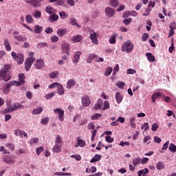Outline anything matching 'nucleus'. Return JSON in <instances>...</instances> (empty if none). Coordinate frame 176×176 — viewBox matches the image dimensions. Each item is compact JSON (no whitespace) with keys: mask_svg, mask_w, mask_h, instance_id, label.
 I'll return each instance as SVG.
<instances>
[{"mask_svg":"<svg viewBox=\"0 0 176 176\" xmlns=\"http://www.w3.org/2000/svg\"><path fill=\"white\" fill-rule=\"evenodd\" d=\"M109 102L108 101H104V107H103V111H105V109H109Z\"/></svg>","mask_w":176,"mask_h":176,"instance_id":"63","label":"nucleus"},{"mask_svg":"<svg viewBox=\"0 0 176 176\" xmlns=\"http://www.w3.org/2000/svg\"><path fill=\"white\" fill-rule=\"evenodd\" d=\"M169 28H170V30H169L168 38H170V36H173V35H174L175 34L174 30L175 28V26L173 27V25H170L169 26Z\"/></svg>","mask_w":176,"mask_h":176,"instance_id":"44","label":"nucleus"},{"mask_svg":"<svg viewBox=\"0 0 176 176\" xmlns=\"http://www.w3.org/2000/svg\"><path fill=\"white\" fill-rule=\"evenodd\" d=\"M39 142V138H33L30 140V145H34V144H38Z\"/></svg>","mask_w":176,"mask_h":176,"instance_id":"43","label":"nucleus"},{"mask_svg":"<svg viewBox=\"0 0 176 176\" xmlns=\"http://www.w3.org/2000/svg\"><path fill=\"white\" fill-rule=\"evenodd\" d=\"M91 102H90V98L87 96L82 98V104L83 107H89Z\"/></svg>","mask_w":176,"mask_h":176,"instance_id":"15","label":"nucleus"},{"mask_svg":"<svg viewBox=\"0 0 176 176\" xmlns=\"http://www.w3.org/2000/svg\"><path fill=\"white\" fill-rule=\"evenodd\" d=\"M146 56L147 58V60L150 63H155V61H156V58H155V56L152 54V53H150V52L146 53Z\"/></svg>","mask_w":176,"mask_h":176,"instance_id":"19","label":"nucleus"},{"mask_svg":"<svg viewBox=\"0 0 176 176\" xmlns=\"http://www.w3.org/2000/svg\"><path fill=\"white\" fill-rule=\"evenodd\" d=\"M102 114L101 113H95L94 116L91 117V120H97L99 118H101Z\"/></svg>","mask_w":176,"mask_h":176,"instance_id":"48","label":"nucleus"},{"mask_svg":"<svg viewBox=\"0 0 176 176\" xmlns=\"http://www.w3.org/2000/svg\"><path fill=\"white\" fill-rule=\"evenodd\" d=\"M151 140H152V138L150 136H146L143 140V143L149 145L151 144V142H149Z\"/></svg>","mask_w":176,"mask_h":176,"instance_id":"49","label":"nucleus"},{"mask_svg":"<svg viewBox=\"0 0 176 176\" xmlns=\"http://www.w3.org/2000/svg\"><path fill=\"white\" fill-rule=\"evenodd\" d=\"M49 21L51 23H54V21H57L58 20V15L56 14H52L48 18Z\"/></svg>","mask_w":176,"mask_h":176,"instance_id":"29","label":"nucleus"},{"mask_svg":"<svg viewBox=\"0 0 176 176\" xmlns=\"http://www.w3.org/2000/svg\"><path fill=\"white\" fill-rule=\"evenodd\" d=\"M43 151H45V149L42 146L37 148L36 150V155L38 156H39L41 155V153H42V152H43Z\"/></svg>","mask_w":176,"mask_h":176,"instance_id":"54","label":"nucleus"},{"mask_svg":"<svg viewBox=\"0 0 176 176\" xmlns=\"http://www.w3.org/2000/svg\"><path fill=\"white\" fill-rule=\"evenodd\" d=\"M25 21L31 24L34 23V18H32V16L28 14L25 16Z\"/></svg>","mask_w":176,"mask_h":176,"instance_id":"42","label":"nucleus"},{"mask_svg":"<svg viewBox=\"0 0 176 176\" xmlns=\"http://www.w3.org/2000/svg\"><path fill=\"white\" fill-rule=\"evenodd\" d=\"M106 142H109V144L111 142H113V138L111 137L110 135L106 136Z\"/></svg>","mask_w":176,"mask_h":176,"instance_id":"64","label":"nucleus"},{"mask_svg":"<svg viewBox=\"0 0 176 176\" xmlns=\"http://www.w3.org/2000/svg\"><path fill=\"white\" fill-rule=\"evenodd\" d=\"M116 101L118 104H120L123 101V96L120 94V92H117L115 95Z\"/></svg>","mask_w":176,"mask_h":176,"instance_id":"24","label":"nucleus"},{"mask_svg":"<svg viewBox=\"0 0 176 176\" xmlns=\"http://www.w3.org/2000/svg\"><path fill=\"white\" fill-rule=\"evenodd\" d=\"M122 52H126V53H131V51L134 50V44L128 41L122 45Z\"/></svg>","mask_w":176,"mask_h":176,"instance_id":"2","label":"nucleus"},{"mask_svg":"<svg viewBox=\"0 0 176 176\" xmlns=\"http://www.w3.org/2000/svg\"><path fill=\"white\" fill-rule=\"evenodd\" d=\"M67 32H68V30L67 29L60 28L57 30L56 34L58 36L61 38V36H64V35H66Z\"/></svg>","mask_w":176,"mask_h":176,"instance_id":"17","label":"nucleus"},{"mask_svg":"<svg viewBox=\"0 0 176 176\" xmlns=\"http://www.w3.org/2000/svg\"><path fill=\"white\" fill-rule=\"evenodd\" d=\"M15 61H16V63L20 65V64H23V63L24 62V56L23 55V54H19L18 56H16Z\"/></svg>","mask_w":176,"mask_h":176,"instance_id":"22","label":"nucleus"},{"mask_svg":"<svg viewBox=\"0 0 176 176\" xmlns=\"http://www.w3.org/2000/svg\"><path fill=\"white\" fill-rule=\"evenodd\" d=\"M100 160H101V155L96 154L91 160L90 163H96V162H100Z\"/></svg>","mask_w":176,"mask_h":176,"instance_id":"31","label":"nucleus"},{"mask_svg":"<svg viewBox=\"0 0 176 176\" xmlns=\"http://www.w3.org/2000/svg\"><path fill=\"white\" fill-rule=\"evenodd\" d=\"M54 113H58L60 122H64V110L57 108L54 110Z\"/></svg>","mask_w":176,"mask_h":176,"instance_id":"9","label":"nucleus"},{"mask_svg":"<svg viewBox=\"0 0 176 176\" xmlns=\"http://www.w3.org/2000/svg\"><path fill=\"white\" fill-rule=\"evenodd\" d=\"M54 96H56V92H51L48 94H46L45 97L46 100H50V98H53Z\"/></svg>","mask_w":176,"mask_h":176,"instance_id":"51","label":"nucleus"},{"mask_svg":"<svg viewBox=\"0 0 176 176\" xmlns=\"http://www.w3.org/2000/svg\"><path fill=\"white\" fill-rule=\"evenodd\" d=\"M76 85V81L74 80L73 79H70L67 81L66 87L67 89H71V87H74Z\"/></svg>","mask_w":176,"mask_h":176,"instance_id":"26","label":"nucleus"},{"mask_svg":"<svg viewBox=\"0 0 176 176\" xmlns=\"http://www.w3.org/2000/svg\"><path fill=\"white\" fill-rule=\"evenodd\" d=\"M14 134L16 137H25V138H28V134L25 133V131H22L21 129H15Z\"/></svg>","mask_w":176,"mask_h":176,"instance_id":"10","label":"nucleus"},{"mask_svg":"<svg viewBox=\"0 0 176 176\" xmlns=\"http://www.w3.org/2000/svg\"><path fill=\"white\" fill-rule=\"evenodd\" d=\"M141 162H142V159L140 158L139 157H137L133 160L132 163L135 167H137L138 164H140Z\"/></svg>","mask_w":176,"mask_h":176,"instance_id":"35","label":"nucleus"},{"mask_svg":"<svg viewBox=\"0 0 176 176\" xmlns=\"http://www.w3.org/2000/svg\"><path fill=\"white\" fill-rule=\"evenodd\" d=\"M109 4L113 8H118V6H119V1H118V0H109Z\"/></svg>","mask_w":176,"mask_h":176,"instance_id":"39","label":"nucleus"},{"mask_svg":"<svg viewBox=\"0 0 176 176\" xmlns=\"http://www.w3.org/2000/svg\"><path fill=\"white\" fill-rule=\"evenodd\" d=\"M160 97H162V93L155 92L151 96L153 102H156V100L160 98Z\"/></svg>","mask_w":176,"mask_h":176,"instance_id":"21","label":"nucleus"},{"mask_svg":"<svg viewBox=\"0 0 176 176\" xmlns=\"http://www.w3.org/2000/svg\"><path fill=\"white\" fill-rule=\"evenodd\" d=\"M105 14L107 16V17L111 18L113 17L115 15V9L109 7H107L104 9Z\"/></svg>","mask_w":176,"mask_h":176,"instance_id":"8","label":"nucleus"},{"mask_svg":"<svg viewBox=\"0 0 176 176\" xmlns=\"http://www.w3.org/2000/svg\"><path fill=\"white\" fill-rule=\"evenodd\" d=\"M49 117H46L45 118H43L41 121V124H47V123H49Z\"/></svg>","mask_w":176,"mask_h":176,"instance_id":"59","label":"nucleus"},{"mask_svg":"<svg viewBox=\"0 0 176 176\" xmlns=\"http://www.w3.org/2000/svg\"><path fill=\"white\" fill-rule=\"evenodd\" d=\"M109 43H111L112 45H115L116 43V34H114L111 35V36L109 39Z\"/></svg>","mask_w":176,"mask_h":176,"instance_id":"40","label":"nucleus"},{"mask_svg":"<svg viewBox=\"0 0 176 176\" xmlns=\"http://www.w3.org/2000/svg\"><path fill=\"white\" fill-rule=\"evenodd\" d=\"M35 58H28L25 61V67L26 71H30L32 64L35 62Z\"/></svg>","mask_w":176,"mask_h":176,"instance_id":"5","label":"nucleus"},{"mask_svg":"<svg viewBox=\"0 0 176 176\" xmlns=\"http://www.w3.org/2000/svg\"><path fill=\"white\" fill-rule=\"evenodd\" d=\"M101 107H102V100L98 99L96 104H95L93 109L95 111H98V109H100Z\"/></svg>","mask_w":176,"mask_h":176,"instance_id":"25","label":"nucleus"},{"mask_svg":"<svg viewBox=\"0 0 176 176\" xmlns=\"http://www.w3.org/2000/svg\"><path fill=\"white\" fill-rule=\"evenodd\" d=\"M70 24L72 25H75L76 27H78V28H80V25H79L78 23V22H76V19H75V18H72L70 19Z\"/></svg>","mask_w":176,"mask_h":176,"instance_id":"41","label":"nucleus"},{"mask_svg":"<svg viewBox=\"0 0 176 176\" xmlns=\"http://www.w3.org/2000/svg\"><path fill=\"white\" fill-rule=\"evenodd\" d=\"M169 151H170L171 152H173L174 153H175L176 152V146L175 144L170 143L169 144V147H168Z\"/></svg>","mask_w":176,"mask_h":176,"instance_id":"46","label":"nucleus"},{"mask_svg":"<svg viewBox=\"0 0 176 176\" xmlns=\"http://www.w3.org/2000/svg\"><path fill=\"white\" fill-rule=\"evenodd\" d=\"M112 69H113L112 67H108L107 70L104 72L105 76H109V75L112 74Z\"/></svg>","mask_w":176,"mask_h":176,"instance_id":"50","label":"nucleus"},{"mask_svg":"<svg viewBox=\"0 0 176 176\" xmlns=\"http://www.w3.org/2000/svg\"><path fill=\"white\" fill-rule=\"evenodd\" d=\"M131 21H133V19L129 18V19H126L123 21V23L125 25H129V24H130V23H131Z\"/></svg>","mask_w":176,"mask_h":176,"instance_id":"60","label":"nucleus"},{"mask_svg":"<svg viewBox=\"0 0 176 176\" xmlns=\"http://www.w3.org/2000/svg\"><path fill=\"white\" fill-rule=\"evenodd\" d=\"M60 86V83L58 82H53L52 84L49 85V89H54V87H58Z\"/></svg>","mask_w":176,"mask_h":176,"instance_id":"57","label":"nucleus"},{"mask_svg":"<svg viewBox=\"0 0 176 176\" xmlns=\"http://www.w3.org/2000/svg\"><path fill=\"white\" fill-rule=\"evenodd\" d=\"M24 1L34 8H39L42 5L41 2H43V0H24Z\"/></svg>","mask_w":176,"mask_h":176,"instance_id":"4","label":"nucleus"},{"mask_svg":"<svg viewBox=\"0 0 176 176\" xmlns=\"http://www.w3.org/2000/svg\"><path fill=\"white\" fill-rule=\"evenodd\" d=\"M82 40L83 36H82V35L80 34H77L72 38V42H74V43H78V42H80Z\"/></svg>","mask_w":176,"mask_h":176,"instance_id":"16","label":"nucleus"},{"mask_svg":"<svg viewBox=\"0 0 176 176\" xmlns=\"http://www.w3.org/2000/svg\"><path fill=\"white\" fill-rule=\"evenodd\" d=\"M14 38L17 42H25L27 41V37L23 35L14 36Z\"/></svg>","mask_w":176,"mask_h":176,"instance_id":"23","label":"nucleus"},{"mask_svg":"<svg viewBox=\"0 0 176 176\" xmlns=\"http://www.w3.org/2000/svg\"><path fill=\"white\" fill-rule=\"evenodd\" d=\"M22 25L27 28L30 32H35V34H41L42 31H43V26H39V25H36L34 26V30H32L31 28H30L27 24L22 23Z\"/></svg>","mask_w":176,"mask_h":176,"instance_id":"3","label":"nucleus"},{"mask_svg":"<svg viewBox=\"0 0 176 176\" xmlns=\"http://www.w3.org/2000/svg\"><path fill=\"white\" fill-rule=\"evenodd\" d=\"M97 57L98 56L96 54H88L87 58V63L91 64V62L93 61V60H94V58H97Z\"/></svg>","mask_w":176,"mask_h":176,"instance_id":"28","label":"nucleus"},{"mask_svg":"<svg viewBox=\"0 0 176 176\" xmlns=\"http://www.w3.org/2000/svg\"><path fill=\"white\" fill-rule=\"evenodd\" d=\"M80 56H82V52L78 51L74 53V56L73 57V63L75 64H78L79 60H80Z\"/></svg>","mask_w":176,"mask_h":176,"instance_id":"14","label":"nucleus"},{"mask_svg":"<svg viewBox=\"0 0 176 176\" xmlns=\"http://www.w3.org/2000/svg\"><path fill=\"white\" fill-rule=\"evenodd\" d=\"M61 148H63L62 145L55 144L52 148V152H54L55 153H60L62 152Z\"/></svg>","mask_w":176,"mask_h":176,"instance_id":"20","label":"nucleus"},{"mask_svg":"<svg viewBox=\"0 0 176 176\" xmlns=\"http://www.w3.org/2000/svg\"><path fill=\"white\" fill-rule=\"evenodd\" d=\"M96 171H97V168L96 166H91L90 168H87L85 170V173H91V174H94V173H96Z\"/></svg>","mask_w":176,"mask_h":176,"instance_id":"37","label":"nucleus"},{"mask_svg":"<svg viewBox=\"0 0 176 176\" xmlns=\"http://www.w3.org/2000/svg\"><path fill=\"white\" fill-rule=\"evenodd\" d=\"M15 83L19 82L16 81H10L5 87H3V93H4V94H8V93H9V89H10V87H12V86H14Z\"/></svg>","mask_w":176,"mask_h":176,"instance_id":"11","label":"nucleus"},{"mask_svg":"<svg viewBox=\"0 0 176 176\" xmlns=\"http://www.w3.org/2000/svg\"><path fill=\"white\" fill-rule=\"evenodd\" d=\"M3 160L6 164H13L14 163V158L9 155L4 156Z\"/></svg>","mask_w":176,"mask_h":176,"instance_id":"13","label":"nucleus"},{"mask_svg":"<svg viewBox=\"0 0 176 176\" xmlns=\"http://www.w3.org/2000/svg\"><path fill=\"white\" fill-rule=\"evenodd\" d=\"M156 168L157 170H164V168H166V165H164V162H158Z\"/></svg>","mask_w":176,"mask_h":176,"instance_id":"33","label":"nucleus"},{"mask_svg":"<svg viewBox=\"0 0 176 176\" xmlns=\"http://www.w3.org/2000/svg\"><path fill=\"white\" fill-rule=\"evenodd\" d=\"M78 141V146H80L81 148H83L86 146V142L82 139H80V138H77Z\"/></svg>","mask_w":176,"mask_h":176,"instance_id":"32","label":"nucleus"},{"mask_svg":"<svg viewBox=\"0 0 176 176\" xmlns=\"http://www.w3.org/2000/svg\"><path fill=\"white\" fill-rule=\"evenodd\" d=\"M3 45L6 47V50L7 52H10V50H12V47L10 46V43L9 42V41L8 39L4 40Z\"/></svg>","mask_w":176,"mask_h":176,"instance_id":"27","label":"nucleus"},{"mask_svg":"<svg viewBox=\"0 0 176 176\" xmlns=\"http://www.w3.org/2000/svg\"><path fill=\"white\" fill-rule=\"evenodd\" d=\"M157 129H159V125L156 123H153L151 127L152 131H157Z\"/></svg>","mask_w":176,"mask_h":176,"instance_id":"62","label":"nucleus"},{"mask_svg":"<svg viewBox=\"0 0 176 176\" xmlns=\"http://www.w3.org/2000/svg\"><path fill=\"white\" fill-rule=\"evenodd\" d=\"M174 39L172 38L171 46L168 49L169 53H173V52H174Z\"/></svg>","mask_w":176,"mask_h":176,"instance_id":"61","label":"nucleus"},{"mask_svg":"<svg viewBox=\"0 0 176 176\" xmlns=\"http://www.w3.org/2000/svg\"><path fill=\"white\" fill-rule=\"evenodd\" d=\"M55 144L56 145H64V142H63V139L61 138V136L60 135H58L56 136V140H55Z\"/></svg>","mask_w":176,"mask_h":176,"instance_id":"30","label":"nucleus"},{"mask_svg":"<svg viewBox=\"0 0 176 176\" xmlns=\"http://www.w3.org/2000/svg\"><path fill=\"white\" fill-rule=\"evenodd\" d=\"M6 148H8V149H10L11 151H13V149H14V144L12 143H7L6 144Z\"/></svg>","mask_w":176,"mask_h":176,"instance_id":"56","label":"nucleus"},{"mask_svg":"<svg viewBox=\"0 0 176 176\" xmlns=\"http://www.w3.org/2000/svg\"><path fill=\"white\" fill-rule=\"evenodd\" d=\"M19 81H16L14 80L12 82H16L18 83H15L14 85V86H21V85H24L25 83V74H19Z\"/></svg>","mask_w":176,"mask_h":176,"instance_id":"6","label":"nucleus"},{"mask_svg":"<svg viewBox=\"0 0 176 176\" xmlns=\"http://www.w3.org/2000/svg\"><path fill=\"white\" fill-rule=\"evenodd\" d=\"M116 85L117 86V87H119V89H123V87H124V86H126V84H124V82H118Z\"/></svg>","mask_w":176,"mask_h":176,"instance_id":"55","label":"nucleus"},{"mask_svg":"<svg viewBox=\"0 0 176 176\" xmlns=\"http://www.w3.org/2000/svg\"><path fill=\"white\" fill-rule=\"evenodd\" d=\"M126 74L128 75H134V74H137V71H135L134 69H129L126 70Z\"/></svg>","mask_w":176,"mask_h":176,"instance_id":"58","label":"nucleus"},{"mask_svg":"<svg viewBox=\"0 0 176 176\" xmlns=\"http://www.w3.org/2000/svg\"><path fill=\"white\" fill-rule=\"evenodd\" d=\"M45 65V61L42 59H37L34 63V67L36 69H42V67Z\"/></svg>","mask_w":176,"mask_h":176,"instance_id":"12","label":"nucleus"},{"mask_svg":"<svg viewBox=\"0 0 176 176\" xmlns=\"http://www.w3.org/2000/svg\"><path fill=\"white\" fill-rule=\"evenodd\" d=\"M98 37V33L96 32H91V34L89 36V39H91L94 45H98V39L97 38Z\"/></svg>","mask_w":176,"mask_h":176,"instance_id":"7","label":"nucleus"},{"mask_svg":"<svg viewBox=\"0 0 176 176\" xmlns=\"http://www.w3.org/2000/svg\"><path fill=\"white\" fill-rule=\"evenodd\" d=\"M33 16L34 17V19H41V17L42 16V13L41 12V11H36Z\"/></svg>","mask_w":176,"mask_h":176,"instance_id":"52","label":"nucleus"},{"mask_svg":"<svg viewBox=\"0 0 176 176\" xmlns=\"http://www.w3.org/2000/svg\"><path fill=\"white\" fill-rule=\"evenodd\" d=\"M62 52L63 53H66L68 56H69V45L65 43L62 45Z\"/></svg>","mask_w":176,"mask_h":176,"instance_id":"18","label":"nucleus"},{"mask_svg":"<svg viewBox=\"0 0 176 176\" xmlns=\"http://www.w3.org/2000/svg\"><path fill=\"white\" fill-rule=\"evenodd\" d=\"M13 105H9L6 108V109L3 111V113H8L9 112H13Z\"/></svg>","mask_w":176,"mask_h":176,"instance_id":"45","label":"nucleus"},{"mask_svg":"<svg viewBox=\"0 0 176 176\" xmlns=\"http://www.w3.org/2000/svg\"><path fill=\"white\" fill-rule=\"evenodd\" d=\"M43 111V109L41 107H38L33 110L34 115H39V113H42Z\"/></svg>","mask_w":176,"mask_h":176,"instance_id":"38","label":"nucleus"},{"mask_svg":"<svg viewBox=\"0 0 176 176\" xmlns=\"http://www.w3.org/2000/svg\"><path fill=\"white\" fill-rule=\"evenodd\" d=\"M57 91L59 96L64 95V93H65V91H64V87H63V85L60 84L59 86H58Z\"/></svg>","mask_w":176,"mask_h":176,"instance_id":"34","label":"nucleus"},{"mask_svg":"<svg viewBox=\"0 0 176 176\" xmlns=\"http://www.w3.org/2000/svg\"><path fill=\"white\" fill-rule=\"evenodd\" d=\"M9 71H10V64L4 65L1 69L0 70V80H4L8 82L10 80V74H9Z\"/></svg>","mask_w":176,"mask_h":176,"instance_id":"1","label":"nucleus"},{"mask_svg":"<svg viewBox=\"0 0 176 176\" xmlns=\"http://www.w3.org/2000/svg\"><path fill=\"white\" fill-rule=\"evenodd\" d=\"M45 12L47 13H49V14H54V12H56V10L54 9H53V8H52V6H47L45 8Z\"/></svg>","mask_w":176,"mask_h":176,"instance_id":"36","label":"nucleus"},{"mask_svg":"<svg viewBox=\"0 0 176 176\" xmlns=\"http://www.w3.org/2000/svg\"><path fill=\"white\" fill-rule=\"evenodd\" d=\"M23 105L19 104V103H14L12 104V108L14 111H17V109L20 108H23Z\"/></svg>","mask_w":176,"mask_h":176,"instance_id":"47","label":"nucleus"},{"mask_svg":"<svg viewBox=\"0 0 176 176\" xmlns=\"http://www.w3.org/2000/svg\"><path fill=\"white\" fill-rule=\"evenodd\" d=\"M148 38H149V34L148 33H144L142 36V39L143 42H146Z\"/></svg>","mask_w":176,"mask_h":176,"instance_id":"53","label":"nucleus"}]
</instances>
